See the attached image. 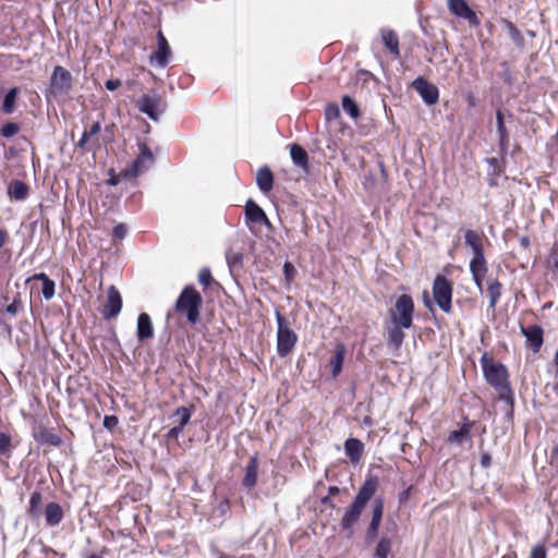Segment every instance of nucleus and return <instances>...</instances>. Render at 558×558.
<instances>
[{
	"instance_id": "1",
	"label": "nucleus",
	"mask_w": 558,
	"mask_h": 558,
	"mask_svg": "<svg viewBox=\"0 0 558 558\" xmlns=\"http://www.w3.org/2000/svg\"><path fill=\"white\" fill-rule=\"evenodd\" d=\"M378 489V478L368 476L363 485L359 488L352 504L345 509L341 520L340 527L351 537L354 533V526L361 519L367 504L374 498Z\"/></svg>"
},
{
	"instance_id": "2",
	"label": "nucleus",
	"mask_w": 558,
	"mask_h": 558,
	"mask_svg": "<svg viewBox=\"0 0 558 558\" xmlns=\"http://www.w3.org/2000/svg\"><path fill=\"white\" fill-rule=\"evenodd\" d=\"M202 306L203 298L193 284L185 286L174 303L175 312L184 315L191 325L199 322Z\"/></svg>"
},
{
	"instance_id": "3",
	"label": "nucleus",
	"mask_w": 558,
	"mask_h": 558,
	"mask_svg": "<svg viewBox=\"0 0 558 558\" xmlns=\"http://www.w3.org/2000/svg\"><path fill=\"white\" fill-rule=\"evenodd\" d=\"M481 366L486 381L493 388L500 393L511 392L508 371L504 364L494 362L487 353H484L481 357Z\"/></svg>"
},
{
	"instance_id": "4",
	"label": "nucleus",
	"mask_w": 558,
	"mask_h": 558,
	"mask_svg": "<svg viewBox=\"0 0 558 558\" xmlns=\"http://www.w3.org/2000/svg\"><path fill=\"white\" fill-rule=\"evenodd\" d=\"M388 313L392 325L411 328L414 314V302L412 296L409 294H401Z\"/></svg>"
},
{
	"instance_id": "5",
	"label": "nucleus",
	"mask_w": 558,
	"mask_h": 558,
	"mask_svg": "<svg viewBox=\"0 0 558 558\" xmlns=\"http://www.w3.org/2000/svg\"><path fill=\"white\" fill-rule=\"evenodd\" d=\"M277 320V353L281 357L288 356L298 342V335L290 328L287 319L279 311H276Z\"/></svg>"
},
{
	"instance_id": "6",
	"label": "nucleus",
	"mask_w": 558,
	"mask_h": 558,
	"mask_svg": "<svg viewBox=\"0 0 558 558\" xmlns=\"http://www.w3.org/2000/svg\"><path fill=\"white\" fill-rule=\"evenodd\" d=\"M73 87V76L70 71L61 65H56L50 76V85L46 93V98H58L66 96Z\"/></svg>"
},
{
	"instance_id": "7",
	"label": "nucleus",
	"mask_w": 558,
	"mask_h": 558,
	"mask_svg": "<svg viewBox=\"0 0 558 558\" xmlns=\"http://www.w3.org/2000/svg\"><path fill=\"white\" fill-rule=\"evenodd\" d=\"M433 295L436 304L444 313H450L452 299V283L441 275H438L433 283Z\"/></svg>"
},
{
	"instance_id": "8",
	"label": "nucleus",
	"mask_w": 558,
	"mask_h": 558,
	"mask_svg": "<svg viewBox=\"0 0 558 558\" xmlns=\"http://www.w3.org/2000/svg\"><path fill=\"white\" fill-rule=\"evenodd\" d=\"M136 107L154 121H158L159 116L166 110V104L158 95H143L137 100Z\"/></svg>"
},
{
	"instance_id": "9",
	"label": "nucleus",
	"mask_w": 558,
	"mask_h": 558,
	"mask_svg": "<svg viewBox=\"0 0 558 558\" xmlns=\"http://www.w3.org/2000/svg\"><path fill=\"white\" fill-rule=\"evenodd\" d=\"M384 499L376 497L372 502V518L366 530V541L372 543L377 536L384 515Z\"/></svg>"
},
{
	"instance_id": "10",
	"label": "nucleus",
	"mask_w": 558,
	"mask_h": 558,
	"mask_svg": "<svg viewBox=\"0 0 558 558\" xmlns=\"http://www.w3.org/2000/svg\"><path fill=\"white\" fill-rule=\"evenodd\" d=\"M412 87L418 93V95L427 106H433L438 102V87L429 83L423 76L415 78L412 82Z\"/></svg>"
},
{
	"instance_id": "11",
	"label": "nucleus",
	"mask_w": 558,
	"mask_h": 558,
	"mask_svg": "<svg viewBox=\"0 0 558 558\" xmlns=\"http://www.w3.org/2000/svg\"><path fill=\"white\" fill-rule=\"evenodd\" d=\"M447 4L453 15L468 21L471 26L481 24L475 11L469 7L465 0H448Z\"/></svg>"
},
{
	"instance_id": "12",
	"label": "nucleus",
	"mask_w": 558,
	"mask_h": 558,
	"mask_svg": "<svg viewBox=\"0 0 558 558\" xmlns=\"http://www.w3.org/2000/svg\"><path fill=\"white\" fill-rule=\"evenodd\" d=\"M122 308V298L114 286H110L107 291V302L102 310V316L109 320L117 317Z\"/></svg>"
},
{
	"instance_id": "13",
	"label": "nucleus",
	"mask_w": 558,
	"mask_h": 558,
	"mask_svg": "<svg viewBox=\"0 0 558 558\" xmlns=\"http://www.w3.org/2000/svg\"><path fill=\"white\" fill-rule=\"evenodd\" d=\"M138 149L140 154L137 158L133 161L131 169V174L134 177L147 170L148 167L153 165L155 160L154 155L146 143H138Z\"/></svg>"
},
{
	"instance_id": "14",
	"label": "nucleus",
	"mask_w": 558,
	"mask_h": 558,
	"mask_svg": "<svg viewBox=\"0 0 558 558\" xmlns=\"http://www.w3.org/2000/svg\"><path fill=\"white\" fill-rule=\"evenodd\" d=\"M136 336L140 342H144L154 337L151 318L147 313H142L137 317Z\"/></svg>"
},
{
	"instance_id": "15",
	"label": "nucleus",
	"mask_w": 558,
	"mask_h": 558,
	"mask_svg": "<svg viewBox=\"0 0 558 558\" xmlns=\"http://www.w3.org/2000/svg\"><path fill=\"white\" fill-rule=\"evenodd\" d=\"M521 331L523 336L526 338L527 342L530 343L531 348L534 352L539 351L542 344H543V329L538 325H531L527 327H521Z\"/></svg>"
},
{
	"instance_id": "16",
	"label": "nucleus",
	"mask_w": 558,
	"mask_h": 558,
	"mask_svg": "<svg viewBox=\"0 0 558 558\" xmlns=\"http://www.w3.org/2000/svg\"><path fill=\"white\" fill-rule=\"evenodd\" d=\"M170 56L169 44L161 32H158V49L150 56L151 61H156L158 66L165 68L168 64Z\"/></svg>"
},
{
	"instance_id": "17",
	"label": "nucleus",
	"mask_w": 558,
	"mask_h": 558,
	"mask_svg": "<svg viewBox=\"0 0 558 558\" xmlns=\"http://www.w3.org/2000/svg\"><path fill=\"white\" fill-rule=\"evenodd\" d=\"M245 216H246L247 220H250L254 223L267 225V226L270 225L265 211L252 199H248L246 202Z\"/></svg>"
},
{
	"instance_id": "18",
	"label": "nucleus",
	"mask_w": 558,
	"mask_h": 558,
	"mask_svg": "<svg viewBox=\"0 0 558 558\" xmlns=\"http://www.w3.org/2000/svg\"><path fill=\"white\" fill-rule=\"evenodd\" d=\"M344 452L353 464L360 462L363 452L364 444L357 438H348L344 442Z\"/></svg>"
},
{
	"instance_id": "19",
	"label": "nucleus",
	"mask_w": 558,
	"mask_h": 558,
	"mask_svg": "<svg viewBox=\"0 0 558 558\" xmlns=\"http://www.w3.org/2000/svg\"><path fill=\"white\" fill-rule=\"evenodd\" d=\"M258 456L253 454L245 466V475L242 481V485L246 488H252L257 483V470H258Z\"/></svg>"
},
{
	"instance_id": "20",
	"label": "nucleus",
	"mask_w": 558,
	"mask_h": 558,
	"mask_svg": "<svg viewBox=\"0 0 558 558\" xmlns=\"http://www.w3.org/2000/svg\"><path fill=\"white\" fill-rule=\"evenodd\" d=\"M381 40L389 52L398 58L400 56L399 37L397 33L389 28H383L380 31Z\"/></svg>"
},
{
	"instance_id": "21",
	"label": "nucleus",
	"mask_w": 558,
	"mask_h": 558,
	"mask_svg": "<svg viewBox=\"0 0 558 558\" xmlns=\"http://www.w3.org/2000/svg\"><path fill=\"white\" fill-rule=\"evenodd\" d=\"M63 510L57 502H48L45 508V518L48 526H56L63 520Z\"/></svg>"
},
{
	"instance_id": "22",
	"label": "nucleus",
	"mask_w": 558,
	"mask_h": 558,
	"mask_svg": "<svg viewBox=\"0 0 558 558\" xmlns=\"http://www.w3.org/2000/svg\"><path fill=\"white\" fill-rule=\"evenodd\" d=\"M464 243L466 246L471 247L473 257L484 255L482 238L478 232L474 230H466L464 233Z\"/></svg>"
},
{
	"instance_id": "23",
	"label": "nucleus",
	"mask_w": 558,
	"mask_h": 558,
	"mask_svg": "<svg viewBox=\"0 0 558 558\" xmlns=\"http://www.w3.org/2000/svg\"><path fill=\"white\" fill-rule=\"evenodd\" d=\"M256 183L263 193H268L274 187V175L268 167L260 168L256 173Z\"/></svg>"
},
{
	"instance_id": "24",
	"label": "nucleus",
	"mask_w": 558,
	"mask_h": 558,
	"mask_svg": "<svg viewBox=\"0 0 558 558\" xmlns=\"http://www.w3.org/2000/svg\"><path fill=\"white\" fill-rule=\"evenodd\" d=\"M404 327L399 325H392L387 329V342L395 350H399L404 341L405 333L403 332Z\"/></svg>"
},
{
	"instance_id": "25",
	"label": "nucleus",
	"mask_w": 558,
	"mask_h": 558,
	"mask_svg": "<svg viewBox=\"0 0 558 558\" xmlns=\"http://www.w3.org/2000/svg\"><path fill=\"white\" fill-rule=\"evenodd\" d=\"M290 155L293 163L301 169L307 171L308 169V155L306 150L299 144L290 145Z\"/></svg>"
},
{
	"instance_id": "26",
	"label": "nucleus",
	"mask_w": 558,
	"mask_h": 558,
	"mask_svg": "<svg viewBox=\"0 0 558 558\" xmlns=\"http://www.w3.org/2000/svg\"><path fill=\"white\" fill-rule=\"evenodd\" d=\"M10 198L24 201L28 195V186L21 180H12L8 186Z\"/></svg>"
},
{
	"instance_id": "27",
	"label": "nucleus",
	"mask_w": 558,
	"mask_h": 558,
	"mask_svg": "<svg viewBox=\"0 0 558 558\" xmlns=\"http://www.w3.org/2000/svg\"><path fill=\"white\" fill-rule=\"evenodd\" d=\"M344 356H345V347L341 343L337 344L335 354L330 360L332 377H337L341 373Z\"/></svg>"
},
{
	"instance_id": "28",
	"label": "nucleus",
	"mask_w": 558,
	"mask_h": 558,
	"mask_svg": "<svg viewBox=\"0 0 558 558\" xmlns=\"http://www.w3.org/2000/svg\"><path fill=\"white\" fill-rule=\"evenodd\" d=\"M502 284L498 279H492L487 286V292L489 296V308L495 313L496 305L501 296Z\"/></svg>"
},
{
	"instance_id": "29",
	"label": "nucleus",
	"mask_w": 558,
	"mask_h": 558,
	"mask_svg": "<svg viewBox=\"0 0 558 558\" xmlns=\"http://www.w3.org/2000/svg\"><path fill=\"white\" fill-rule=\"evenodd\" d=\"M488 271L487 262L485 255L472 257L470 262V272L472 276H478L485 278Z\"/></svg>"
},
{
	"instance_id": "30",
	"label": "nucleus",
	"mask_w": 558,
	"mask_h": 558,
	"mask_svg": "<svg viewBox=\"0 0 558 558\" xmlns=\"http://www.w3.org/2000/svg\"><path fill=\"white\" fill-rule=\"evenodd\" d=\"M497 132L499 135V146L501 150H506L509 144V134L505 126L504 114L500 110L496 112Z\"/></svg>"
},
{
	"instance_id": "31",
	"label": "nucleus",
	"mask_w": 558,
	"mask_h": 558,
	"mask_svg": "<svg viewBox=\"0 0 558 558\" xmlns=\"http://www.w3.org/2000/svg\"><path fill=\"white\" fill-rule=\"evenodd\" d=\"M392 542L388 536H381L378 541L373 558H388L391 553Z\"/></svg>"
},
{
	"instance_id": "32",
	"label": "nucleus",
	"mask_w": 558,
	"mask_h": 558,
	"mask_svg": "<svg viewBox=\"0 0 558 558\" xmlns=\"http://www.w3.org/2000/svg\"><path fill=\"white\" fill-rule=\"evenodd\" d=\"M43 496L39 492H33L29 498V505L27 508V514L32 519H38L40 515V505H41Z\"/></svg>"
},
{
	"instance_id": "33",
	"label": "nucleus",
	"mask_w": 558,
	"mask_h": 558,
	"mask_svg": "<svg viewBox=\"0 0 558 558\" xmlns=\"http://www.w3.org/2000/svg\"><path fill=\"white\" fill-rule=\"evenodd\" d=\"M342 108L352 118L357 119L361 116L357 104L349 95L342 97Z\"/></svg>"
},
{
	"instance_id": "34",
	"label": "nucleus",
	"mask_w": 558,
	"mask_h": 558,
	"mask_svg": "<svg viewBox=\"0 0 558 558\" xmlns=\"http://www.w3.org/2000/svg\"><path fill=\"white\" fill-rule=\"evenodd\" d=\"M19 94V88L13 87L11 88L4 96L3 104H2V110L4 113H12L14 110L16 97Z\"/></svg>"
},
{
	"instance_id": "35",
	"label": "nucleus",
	"mask_w": 558,
	"mask_h": 558,
	"mask_svg": "<svg viewBox=\"0 0 558 558\" xmlns=\"http://www.w3.org/2000/svg\"><path fill=\"white\" fill-rule=\"evenodd\" d=\"M469 434H470V425L464 424L461 428H459L457 430H452L449 434L447 440H448V442L460 445L466 439Z\"/></svg>"
},
{
	"instance_id": "36",
	"label": "nucleus",
	"mask_w": 558,
	"mask_h": 558,
	"mask_svg": "<svg viewBox=\"0 0 558 558\" xmlns=\"http://www.w3.org/2000/svg\"><path fill=\"white\" fill-rule=\"evenodd\" d=\"M193 411H194V405L179 407L173 413L174 416H179L178 425L181 426L182 428H184L186 426V424L190 422Z\"/></svg>"
},
{
	"instance_id": "37",
	"label": "nucleus",
	"mask_w": 558,
	"mask_h": 558,
	"mask_svg": "<svg viewBox=\"0 0 558 558\" xmlns=\"http://www.w3.org/2000/svg\"><path fill=\"white\" fill-rule=\"evenodd\" d=\"M227 263L231 271L240 270L243 266V254L240 252H227Z\"/></svg>"
},
{
	"instance_id": "38",
	"label": "nucleus",
	"mask_w": 558,
	"mask_h": 558,
	"mask_svg": "<svg viewBox=\"0 0 558 558\" xmlns=\"http://www.w3.org/2000/svg\"><path fill=\"white\" fill-rule=\"evenodd\" d=\"M40 440L52 446H59L61 444V438L47 428L40 430Z\"/></svg>"
},
{
	"instance_id": "39",
	"label": "nucleus",
	"mask_w": 558,
	"mask_h": 558,
	"mask_svg": "<svg viewBox=\"0 0 558 558\" xmlns=\"http://www.w3.org/2000/svg\"><path fill=\"white\" fill-rule=\"evenodd\" d=\"M20 131V126L17 123H14V122H7L5 124L2 125L1 130H0V134L5 137V138H10L14 135H16Z\"/></svg>"
},
{
	"instance_id": "40",
	"label": "nucleus",
	"mask_w": 558,
	"mask_h": 558,
	"mask_svg": "<svg viewBox=\"0 0 558 558\" xmlns=\"http://www.w3.org/2000/svg\"><path fill=\"white\" fill-rule=\"evenodd\" d=\"M198 282L204 287V289L208 288L214 282V278L209 268H202L199 270Z\"/></svg>"
},
{
	"instance_id": "41",
	"label": "nucleus",
	"mask_w": 558,
	"mask_h": 558,
	"mask_svg": "<svg viewBox=\"0 0 558 558\" xmlns=\"http://www.w3.org/2000/svg\"><path fill=\"white\" fill-rule=\"evenodd\" d=\"M504 24L509 33V36L511 39L515 43L520 41L522 39L520 31L517 28V26L508 20H504Z\"/></svg>"
},
{
	"instance_id": "42",
	"label": "nucleus",
	"mask_w": 558,
	"mask_h": 558,
	"mask_svg": "<svg viewBox=\"0 0 558 558\" xmlns=\"http://www.w3.org/2000/svg\"><path fill=\"white\" fill-rule=\"evenodd\" d=\"M326 120L332 121L340 117V109L337 104H329L325 108Z\"/></svg>"
},
{
	"instance_id": "43",
	"label": "nucleus",
	"mask_w": 558,
	"mask_h": 558,
	"mask_svg": "<svg viewBox=\"0 0 558 558\" xmlns=\"http://www.w3.org/2000/svg\"><path fill=\"white\" fill-rule=\"evenodd\" d=\"M128 234V227L125 223H118L113 229H112V240L113 241H121L123 240Z\"/></svg>"
},
{
	"instance_id": "44",
	"label": "nucleus",
	"mask_w": 558,
	"mask_h": 558,
	"mask_svg": "<svg viewBox=\"0 0 558 558\" xmlns=\"http://www.w3.org/2000/svg\"><path fill=\"white\" fill-rule=\"evenodd\" d=\"M54 288H56L54 281L51 279L43 283L41 293H43V296L45 300H50L53 298Z\"/></svg>"
},
{
	"instance_id": "45",
	"label": "nucleus",
	"mask_w": 558,
	"mask_h": 558,
	"mask_svg": "<svg viewBox=\"0 0 558 558\" xmlns=\"http://www.w3.org/2000/svg\"><path fill=\"white\" fill-rule=\"evenodd\" d=\"M283 274H284L286 281L288 283H290L291 281H293L294 277L296 275V270L291 263L286 262L283 265Z\"/></svg>"
},
{
	"instance_id": "46",
	"label": "nucleus",
	"mask_w": 558,
	"mask_h": 558,
	"mask_svg": "<svg viewBox=\"0 0 558 558\" xmlns=\"http://www.w3.org/2000/svg\"><path fill=\"white\" fill-rule=\"evenodd\" d=\"M530 558H547V550L543 544L534 546L531 550Z\"/></svg>"
},
{
	"instance_id": "47",
	"label": "nucleus",
	"mask_w": 558,
	"mask_h": 558,
	"mask_svg": "<svg viewBox=\"0 0 558 558\" xmlns=\"http://www.w3.org/2000/svg\"><path fill=\"white\" fill-rule=\"evenodd\" d=\"M23 308V303L20 299L14 301L5 307V312L10 315H16Z\"/></svg>"
},
{
	"instance_id": "48",
	"label": "nucleus",
	"mask_w": 558,
	"mask_h": 558,
	"mask_svg": "<svg viewBox=\"0 0 558 558\" xmlns=\"http://www.w3.org/2000/svg\"><path fill=\"white\" fill-rule=\"evenodd\" d=\"M184 428H182L179 425L173 426L169 429V432L166 434L167 441L173 440L177 441L179 436L182 434Z\"/></svg>"
},
{
	"instance_id": "49",
	"label": "nucleus",
	"mask_w": 558,
	"mask_h": 558,
	"mask_svg": "<svg viewBox=\"0 0 558 558\" xmlns=\"http://www.w3.org/2000/svg\"><path fill=\"white\" fill-rule=\"evenodd\" d=\"M11 447V437L5 433H0V453H5Z\"/></svg>"
},
{
	"instance_id": "50",
	"label": "nucleus",
	"mask_w": 558,
	"mask_h": 558,
	"mask_svg": "<svg viewBox=\"0 0 558 558\" xmlns=\"http://www.w3.org/2000/svg\"><path fill=\"white\" fill-rule=\"evenodd\" d=\"M121 85H122L121 80H107L105 83V87L111 92L118 89Z\"/></svg>"
},
{
	"instance_id": "51",
	"label": "nucleus",
	"mask_w": 558,
	"mask_h": 558,
	"mask_svg": "<svg viewBox=\"0 0 558 558\" xmlns=\"http://www.w3.org/2000/svg\"><path fill=\"white\" fill-rule=\"evenodd\" d=\"M492 464V457L488 452H483L481 456V465L484 469L489 468Z\"/></svg>"
},
{
	"instance_id": "52",
	"label": "nucleus",
	"mask_w": 558,
	"mask_h": 558,
	"mask_svg": "<svg viewBox=\"0 0 558 558\" xmlns=\"http://www.w3.org/2000/svg\"><path fill=\"white\" fill-rule=\"evenodd\" d=\"M118 424V418L116 416H106L104 421V425L107 428H112Z\"/></svg>"
},
{
	"instance_id": "53",
	"label": "nucleus",
	"mask_w": 558,
	"mask_h": 558,
	"mask_svg": "<svg viewBox=\"0 0 558 558\" xmlns=\"http://www.w3.org/2000/svg\"><path fill=\"white\" fill-rule=\"evenodd\" d=\"M100 129H101L100 123L97 121V122H95V123L90 126L89 131H86V134H87L89 137H90V136H94V135H96L97 133H99V132H100Z\"/></svg>"
},
{
	"instance_id": "54",
	"label": "nucleus",
	"mask_w": 558,
	"mask_h": 558,
	"mask_svg": "<svg viewBox=\"0 0 558 558\" xmlns=\"http://www.w3.org/2000/svg\"><path fill=\"white\" fill-rule=\"evenodd\" d=\"M89 140V136L86 134V131H84V133L82 134V137L80 138V141L76 143V147L81 148V149H84L87 142Z\"/></svg>"
},
{
	"instance_id": "55",
	"label": "nucleus",
	"mask_w": 558,
	"mask_h": 558,
	"mask_svg": "<svg viewBox=\"0 0 558 558\" xmlns=\"http://www.w3.org/2000/svg\"><path fill=\"white\" fill-rule=\"evenodd\" d=\"M472 279L476 286V288L478 289V291L482 293L483 292V289H484V279L483 277H478V276H472Z\"/></svg>"
},
{
	"instance_id": "56",
	"label": "nucleus",
	"mask_w": 558,
	"mask_h": 558,
	"mask_svg": "<svg viewBox=\"0 0 558 558\" xmlns=\"http://www.w3.org/2000/svg\"><path fill=\"white\" fill-rule=\"evenodd\" d=\"M33 279L41 281L43 283L48 281V280H50V278L46 274H44V272L35 274L33 276Z\"/></svg>"
},
{
	"instance_id": "57",
	"label": "nucleus",
	"mask_w": 558,
	"mask_h": 558,
	"mask_svg": "<svg viewBox=\"0 0 558 558\" xmlns=\"http://www.w3.org/2000/svg\"><path fill=\"white\" fill-rule=\"evenodd\" d=\"M8 238V232L5 230L0 229V248L3 247Z\"/></svg>"
},
{
	"instance_id": "58",
	"label": "nucleus",
	"mask_w": 558,
	"mask_h": 558,
	"mask_svg": "<svg viewBox=\"0 0 558 558\" xmlns=\"http://www.w3.org/2000/svg\"><path fill=\"white\" fill-rule=\"evenodd\" d=\"M340 493L339 487L337 486H329L328 488V496H336Z\"/></svg>"
},
{
	"instance_id": "59",
	"label": "nucleus",
	"mask_w": 558,
	"mask_h": 558,
	"mask_svg": "<svg viewBox=\"0 0 558 558\" xmlns=\"http://www.w3.org/2000/svg\"><path fill=\"white\" fill-rule=\"evenodd\" d=\"M409 498V489L408 490H403L400 495H399V501L402 504V502H405Z\"/></svg>"
},
{
	"instance_id": "60",
	"label": "nucleus",
	"mask_w": 558,
	"mask_h": 558,
	"mask_svg": "<svg viewBox=\"0 0 558 558\" xmlns=\"http://www.w3.org/2000/svg\"><path fill=\"white\" fill-rule=\"evenodd\" d=\"M520 243H521V245H522L523 247H525V248H526V247H529V245H530V240H529V238L523 236V238H521Z\"/></svg>"
},
{
	"instance_id": "61",
	"label": "nucleus",
	"mask_w": 558,
	"mask_h": 558,
	"mask_svg": "<svg viewBox=\"0 0 558 558\" xmlns=\"http://www.w3.org/2000/svg\"><path fill=\"white\" fill-rule=\"evenodd\" d=\"M330 497L331 496H326V497L322 498V504L329 505V506L333 507Z\"/></svg>"
},
{
	"instance_id": "62",
	"label": "nucleus",
	"mask_w": 558,
	"mask_h": 558,
	"mask_svg": "<svg viewBox=\"0 0 558 558\" xmlns=\"http://www.w3.org/2000/svg\"><path fill=\"white\" fill-rule=\"evenodd\" d=\"M502 558H517V553L511 550L502 556Z\"/></svg>"
},
{
	"instance_id": "63",
	"label": "nucleus",
	"mask_w": 558,
	"mask_h": 558,
	"mask_svg": "<svg viewBox=\"0 0 558 558\" xmlns=\"http://www.w3.org/2000/svg\"><path fill=\"white\" fill-rule=\"evenodd\" d=\"M423 296H424V300H425V304H426L427 306H430V302H429V299H428V293H427L426 291L424 292V295H423Z\"/></svg>"
},
{
	"instance_id": "64",
	"label": "nucleus",
	"mask_w": 558,
	"mask_h": 558,
	"mask_svg": "<svg viewBox=\"0 0 558 558\" xmlns=\"http://www.w3.org/2000/svg\"><path fill=\"white\" fill-rule=\"evenodd\" d=\"M240 558H255V557H254V556H252V555H243V556H241Z\"/></svg>"
}]
</instances>
